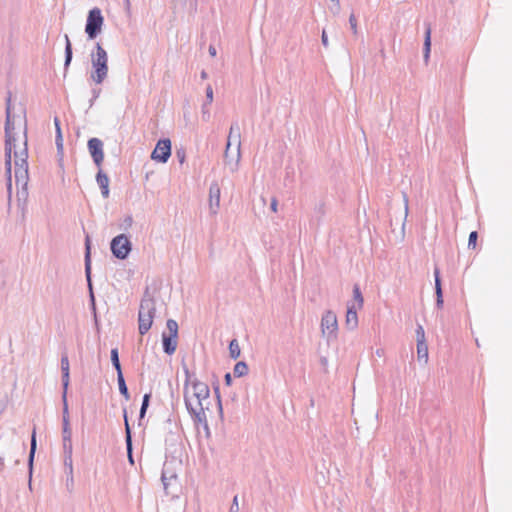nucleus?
Instances as JSON below:
<instances>
[{"label":"nucleus","mask_w":512,"mask_h":512,"mask_svg":"<svg viewBox=\"0 0 512 512\" xmlns=\"http://www.w3.org/2000/svg\"><path fill=\"white\" fill-rule=\"evenodd\" d=\"M358 310L360 308H357L355 303H348L345 323L349 330H355L358 326Z\"/></svg>","instance_id":"4468645a"},{"label":"nucleus","mask_w":512,"mask_h":512,"mask_svg":"<svg viewBox=\"0 0 512 512\" xmlns=\"http://www.w3.org/2000/svg\"><path fill=\"white\" fill-rule=\"evenodd\" d=\"M277 207H278V201L276 198H273L271 200V205H270V208L273 212H277Z\"/></svg>","instance_id":"79ce46f5"},{"label":"nucleus","mask_w":512,"mask_h":512,"mask_svg":"<svg viewBox=\"0 0 512 512\" xmlns=\"http://www.w3.org/2000/svg\"><path fill=\"white\" fill-rule=\"evenodd\" d=\"M231 380H232V378H231V374H230V373H227V374L225 375V382H226V384H227V385H230V384H231Z\"/></svg>","instance_id":"09e8293b"},{"label":"nucleus","mask_w":512,"mask_h":512,"mask_svg":"<svg viewBox=\"0 0 512 512\" xmlns=\"http://www.w3.org/2000/svg\"><path fill=\"white\" fill-rule=\"evenodd\" d=\"M320 326L322 336L326 338L328 342L336 339L338 331V321L337 316L333 311L327 310L324 312L321 318Z\"/></svg>","instance_id":"423d86ee"},{"label":"nucleus","mask_w":512,"mask_h":512,"mask_svg":"<svg viewBox=\"0 0 512 512\" xmlns=\"http://www.w3.org/2000/svg\"><path fill=\"white\" fill-rule=\"evenodd\" d=\"M208 52L210 56L215 57L217 54L216 48L212 45L209 46Z\"/></svg>","instance_id":"49530a36"},{"label":"nucleus","mask_w":512,"mask_h":512,"mask_svg":"<svg viewBox=\"0 0 512 512\" xmlns=\"http://www.w3.org/2000/svg\"><path fill=\"white\" fill-rule=\"evenodd\" d=\"M214 99V92L211 85H208L206 87V99L201 107V114H202V120L205 122H208L210 120V111H209V105L213 102Z\"/></svg>","instance_id":"2eb2a0df"},{"label":"nucleus","mask_w":512,"mask_h":512,"mask_svg":"<svg viewBox=\"0 0 512 512\" xmlns=\"http://www.w3.org/2000/svg\"><path fill=\"white\" fill-rule=\"evenodd\" d=\"M375 355L379 358L383 357L385 355V350L383 348H378L375 351Z\"/></svg>","instance_id":"a18cd8bd"},{"label":"nucleus","mask_w":512,"mask_h":512,"mask_svg":"<svg viewBox=\"0 0 512 512\" xmlns=\"http://www.w3.org/2000/svg\"><path fill=\"white\" fill-rule=\"evenodd\" d=\"M233 373H234V375L236 377L245 376L248 373V366H247V364L245 362H243V361H240V362L236 363V365L234 366Z\"/></svg>","instance_id":"c756f323"},{"label":"nucleus","mask_w":512,"mask_h":512,"mask_svg":"<svg viewBox=\"0 0 512 512\" xmlns=\"http://www.w3.org/2000/svg\"><path fill=\"white\" fill-rule=\"evenodd\" d=\"M434 276H435V293L437 296L436 304H437V307L441 308L443 305V296H442L441 281H440V277H439V270L437 268L434 270Z\"/></svg>","instance_id":"5701e85b"},{"label":"nucleus","mask_w":512,"mask_h":512,"mask_svg":"<svg viewBox=\"0 0 512 512\" xmlns=\"http://www.w3.org/2000/svg\"><path fill=\"white\" fill-rule=\"evenodd\" d=\"M132 221H133V220H132V217H130V216H129V217H127V218L125 219V222H126V223H127V225H129V226L132 224Z\"/></svg>","instance_id":"864d4df0"},{"label":"nucleus","mask_w":512,"mask_h":512,"mask_svg":"<svg viewBox=\"0 0 512 512\" xmlns=\"http://www.w3.org/2000/svg\"><path fill=\"white\" fill-rule=\"evenodd\" d=\"M232 143H235L236 147L241 148V134L237 124H232L229 130L227 144L232 145Z\"/></svg>","instance_id":"6ab92c4d"},{"label":"nucleus","mask_w":512,"mask_h":512,"mask_svg":"<svg viewBox=\"0 0 512 512\" xmlns=\"http://www.w3.org/2000/svg\"><path fill=\"white\" fill-rule=\"evenodd\" d=\"M36 447H37L36 432L34 430L32 433V436H31L30 453H29V460H28L30 474L32 473V466H33L34 455L36 452Z\"/></svg>","instance_id":"bb28decb"},{"label":"nucleus","mask_w":512,"mask_h":512,"mask_svg":"<svg viewBox=\"0 0 512 512\" xmlns=\"http://www.w3.org/2000/svg\"><path fill=\"white\" fill-rule=\"evenodd\" d=\"M124 420H125V438H126V446H127V453H128V459L131 464L134 463L133 457H132V439H131V430L128 423L127 415L124 414Z\"/></svg>","instance_id":"4be33fe9"},{"label":"nucleus","mask_w":512,"mask_h":512,"mask_svg":"<svg viewBox=\"0 0 512 512\" xmlns=\"http://www.w3.org/2000/svg\"><path fill=\"white\" fill-rule=\"evenodd\" d=\"M477 237H478V234L476 231H473L470 233L469 240H468V247L475 248Z\"/></svg>","instance_id":"4c0bfd02"},{"label":"nucleus","mask_w":512,"mask_h":512,"mask_svg":"<svg viewBox=\"0 0 512 512\" xmlns=\"http://www.w3.org/2000/svg\"><path fill=\"white\" fill-rule=\"evenodd\" d=\"M167 334L172 337L178 338V324L175 320L169 319L166 323Z\"/></svg>","instance_id":"7c9ffc66"},{"label":"nucleus","mask_w":512,"mask_h":512,"mask_svg":"<svg viewBox=\"0 0 512 512\" xmlns=\"http://www.w3.org/2000/svg\"><path fill=\"white\" fill-rule=\"evenodd\" d=\"M73 449L63 450V465L64 470L67 476H69V480H71V485H74V477H73V459H72Z\"/></svg>","instance_id":"dca6fc26"},{"label":"nucleus","mask_w":512,"mask_h":512,"mask_svg":"<svg viewBox=\"0 0 512 512\" xmlns=\"http://www.w3.org/2000/svg\"><path fill=\"white\" fill-rule=\"evenodd\" d=\"M28 180H29V174L28 173H27V179H26L25 183L20 182V181H18L15 178L16 185L17 186H21V190L18 191V193H17L18 201H21V200L25 201L27 199V196H28V192H27Z\"/></svg>","instance_id":"a878e982"},{"label":"nucleus","mask_w":512,"mask_h":512,"mask_svg":"<svg viewBox=\"0 0 512 512\" xmlns=\"http://www.w3.org/2000/svg\"><path fill=\"white\" fill-rule=\"evenodd\" d=\"M220 208V187L217 182H213L209 188V211L216 215Z\"/></svg>","instance_id":"ddd939ff"},{"label":"nucleus","mask_w":512,"mask_h":512,"mask_svg":"<svg viewBox=\"0 0 512 512\" xmlns=\"http://www.w3.org/2000/svg\"><path fill=\"white\" fill-rule=\"evenodd\" d=\"M110 247L113 255L123 260L131 251V242L125 234H120L112 239Z\"/></svg>","instance_id":"0eeeda50"},{"label":"nucleus","mask_w":512,"mask_h":512,"mask_svg":"<svg viewBox=\"0 0 512 512\" xmlns=\"http://www.w3.org/2000/svg\"><path fill=\"white\" fill-rule=\"evenodd\" d=\"M332 2H337L338 0H331Z\"/></svg>","instance_id":"4d7b16f0"},{"label":"nucleus","mask_w":512,"mask_h":512,"mask_svg":"<svg viewBox=\"0 0 512 512\" xmlns=\"http://www.w3.org/2000/svg\"><path fill=\"white\" fill-rule=\"evenodd\" d=\"M185 375L184 400L186 408L196 423L207 424L206 411L210 406L209 387L195 375L190 374L188 369L185 370Z\"/></svg>","instance_id":"f03ea898"},{"label":"nucleus","mask_w":512,"mask_h":512,"mask_svg":"<svg viewBox=\"0 0 512 512\" xmlns=\"http://www.w3.org/2000/svg\"><path fill=\"white\" fill-rule=\"evenodd\" d=\"M156 307L155 300L149 295H145L140 303L138 322H139V333L141 335L146 334L153 324L155 317Z\"/></svg>","instance_id":"20e7f679"},{"label":"nucleus","mask_w":512,"mask_h":512,"mask_svg":"<svg viewBox=\"0 0 512 512\" xmlns=\"http://www.w3.org/2000/svg\"><path fill=\"white\" fill-rule=\"evenodd\" d=\"M72 45L70 42V39L68 35H65V62H64V68L65 70L68 69L71 61H72Z\"/></svg>","instance_id":"393cba45"},{"label":"nucleus","mask_w":512,"mask_h":512,"mask_svg":"<svg viewBox=\"0 0 512 512\" xmlns=\"http://www.w3.org/2000/svg\"><path fill=\"white\" fill-rule=\"evenodd\" d=\"M321 42H322V45L325 47V48H328L329 46V40H328V36H327V33L325 30L322 31V35H321Z\"/></svg>","instance_id":"a19ab883"},{"label":"nucleus","mask_w":512,"mask_h":512,"mask_svg":"<svg viewBox=\"0 0 512 512\" xmlns=\"http://www.w3.org/2000/svg\"><path fill=\"white\" fill-rule=\"evenodd\" d=\"M416 338H417V343L426 341L425 332H424V328L422 327V325H418V327L416 329Z\"/></svg>","instance_id":"e433bc0d"},{"label":"nucleus","mask_w":512,"mask_h":512,"mask_svg":"<svg viewBox=\"0 0 512 512\" xmlns=\"http://www.w3.org/2000/svg\"><path fill=\"white\" fill-rule=\"evenodd\" d=\"M177 339L176 337L169 336L167 332L162 333L163 350L166 354L172 355L176 351L178 345Z\"/></svg>","instance_id":"f3484780"},{"label":"nucleus","mask_w":512,"mask_h":512,"mask_svg":"<svg viewBox=\"0 0 512 512\" xmlns=\"http://www.w3.org/2000/svg\"><path fill=\"white\" fill-rule=\"evenodd\" d=\"M431 51V26L429 23L425 24V39H424V47H423V57L424 61L427 63L429 60Z\"/></svg>","instance_id":"412c9836"},{"label":"nucleus","mask_w":512,"mask_h":512,"mask_svg":"<svg viewBox=\"0 0 512 512\" xmlns=\"http://www.w3.org/2000/svg\"><path fill=\"white\" fill-rule=\"evenodd\" d=\"M12 154L14 157L15 178L25 183L28 170V139L27 121L23 107L18 113L14 112L11 104V95L6 99L5 121V170L7 175L8 205L12 197Z\"/></svg>","instance_id":"f257e3e1"},{"label":"nucleus","mask_w":512,"mask_h":512,"mask_svg":"<svg viewBox=\"0 0 512 512\" xmlns=\"http://www.w3.org/2000/svg\"><path fill=\"white\" fill-rule=\"evenodd\" d=\"M85 273H86V277H87V281H88L90 290H92L91 279H90L91 260H90V239H89V236L86 237V241H85Z\"/></svg>","instance_id":"aec40b11"},{"label":"nucleus","mask_w":512,"mask_h":512,"mask_svg":"<svg viewBox=\"0 0 512 512\" xmlns=\"http://www.w3.org/2000/svg\"><path fill=\"white\" fill-rule=\"evenodd\" d=\"M104 18L99 8H93L89 11L85 32L89 39H95L102 31Z\"/></svg>","instance_id":"39448f33"},{"label":"nucleus","mask_w":512,"mask_h":512,"mask_svg":"<svg viewBox=\"0 0 512 512\" xmlns=\"http://www.w3.org/2000/svg\"><path fill=\"white\" fill-rule=\"evenodd\" d=\"M349 24H350V27H351V30L353 31V33L356 34L357 33V20H356V17L354 14L350 15Z\"/></svg>","instance_id":"58836bf2"},{"label":"nucleus","mask_w":512,"mask_h":512,"mask_svg":"<svg viewBox=\"0 0 512 512\" xmlns=\"http://www.w3.org/2000/svg\"><path fill=\"white\" fill-rule=\"evenodd\" d=\"M96 181L101 189V194L104 198H108L109 196V178L107 174H105L101 168H99L98 173L96 175Z\"/></svg>","instance_id":"a211bd4d"},{"label":"nucleus","mask_w":512,"mask_h":512,"mask_svg":"<svg viewBox=\"0 0 512 512\" xmlns=\"http://www.w3.org/2000/svg\"><path fill=\"white\" fill-rule=\"evenodd\" d=\"M238 511H239L238 496H234L232 505L230 507V512H238Z\"/></svg>","instance_id":"ea45409f"},{"label":"nucleus","mask_w":512,"mask_h":512,"mask_svg":"<svg viewBox=\"0 0 512 512\" xmlns=\"http://www.w3.org/2000/svg\"><path fill=\"white\" fill-rule=\"evenodd\" d=\"M240 347L238 341L233 339L229 344V354L232 359H237L240 356Z\"/></svg>","instance_id":"473e14b6"},{"label":"nucleus","mask_w":512,"mask_h":512,"mask_svg":"<svg viewBox=\"0 0 512 512\" xmlns=\"http://www.w3.org/2000/svg\"><path fill=\"white\" fill-rule=\"evenodd\" d=\"M111 362H112V365L114 366V368L116 369L117 374L122 373L121 364L119 361V353H118L117 348H114L111 350Z\"/></svg>","instance_id":"2f4dec72"},{"label":"nucleus","mask_w":512,"mask_h":512,"mask_svg":"<svg viewBox=\"0 0 512 512\" xmlns=\"http://www.w3.org/2000/svg\"><path fill=\"white\" fill-rule=\"evenodd\" d=\"M7 407V401L5 399L0 400V415L5 411Z\"/></svg>","instance_id":"c03bdc74"},{"label":"nucleus","mask_w":512,"mask_h":512,"mask_svg":"<svg viewBox=\"0 0 512 512\" xmlns=\"http://www.w3.org/2000/svg\"><path fill=\"white\" fill-rule=\"evenodd\" d=\"M417 358L418 361H423L424 364L428 362V346L426 341L417 343Z\"/></svg>","instance_id":"b1692460"},{"label":"nucleus","mask_w":512,"mask_h":512,"mask_svg":"<svg viewBox=\"0 0 512 512\" xmlns=\"http://www.w3.org/2000/svg\"><path fill=\"white\" fill-rule=\"evenodd\" d=\"M218 405H219V409L221 410L222 409V405H221V402H220L219 399H218Z\"/></svg>","instance_id":"5fc2aeb1"},{"label":"nucleus","mask_w":512,"mask_h":512,"mask_svg":"<svg viewBox=\"0 0 512 512\" xmlns=\"http://www.w3.org/2000/svg\"><path fill=\"white\" fill-rule=\"evenodd\" d=\"M108 59V53L101 43H95L90 52V79L93 83L99 85L107 79L109 73Z\"/></svg>","instance_id":"7ed1b4c3"},{"label":"nucleus","mask_w":512,"mask_h":512,"mask_svg":"<svg viewBox=\"0 0 512 512\" xmlns=\"http://www.w3.org/2000/svg\"><path fill=\"white\" fill-rule=\"evenodd\" d=\"M330 10L332 11L333 14L339 13V11H340L339 0L337 2H335V5L333 7H331Z\"/></svg>","instance_id":"37998d69"},{"label":"nucleus","mask_w":512,"mask_h":512,"mask_svg":"<svg viewBox=\"0 0 512 512\" xmlns=\"http://www.w3.org/2000/svg\"><path fill=\"white\" fill-rule=\"evenodd\" d=\"M161 480H162V483H163L164 489L166 490V489H167V486H168V482H167L166 474H165L164 472L162 473Z\"/></svg>","instance_id":"de8ad7c7"},{"label":"nucleus","mask_w":512,"mask_h":512,"mask_svg":"<svg viewBox=\"0 0 512 512\" xmlns=\"http://www.w3.org/2000/svg\"><path fill=\"white\" fill-rule=\"evenodd\" d=\"M117 381L120 393L126 398V400H128L130 398V395L123 377V373L117 374Z\"/></svg>","instance_id":"cd10ccee"},{"label":"nucleus","mask_w":512,"mask_h":512,"mask_svg":"<svg viewBox=\"0 0 512 512\" xmlns=\"http://www.w3.org/2000/svg\"><path fill=\"white\" fill-rule=\"evenodd\" d=\"M200 76H201V79H207L208 78V74L204 70L201 72Z\"/></svg>","instance_id":"603ef678"},{"label":"nucleus","mask_w":512,"mask_h":512,"mask_svg":"<svg viewBox=\"0 0 512 512\" xmlns=\"http://www.w3.org/2000/svg\"><path fill=\"white\" fill-rule=\"evenodd\" d=\"M62 385H63L62 399H63V405H65V403H67V389H68V385H69V372H67V374H62Z\"/></svg>","instance_id":"72a5a7b5"},{"label":"nucleus","mask_w":512,"mask_h":512,"mask_svg":"<svg viewBox=\"0 0 512 512\" xmlns=\"http://www.w3.org/2000/svg\"><path fill=\"white\" fill-rule=\"evenodd\" d=\"M184 161V155L180 156V162Z\"/></svg>","instance_id":"6e6d98bb"},{"label":"nucleus","mask_w":512,"mask_h":512,"mask_svg":"<svg viewBox=\"0 0 512 512\" xmlns=\"http://www.w3.org/2000/svg\"><path fill=\"white\" fill-rule=\"evenodd\" d=\"M231 146L232 145L226 144L224 151V164L231 173H234L239 168V163L241 160V148L235 147V150L231 151Z\"/></svg>","instance_id":"1a4fd4ad"},{"label":"nucleus","mask_w":512,"mask_h":512,"mask_svg":"<svg viewBox=\"0 0 512 512\" xmlns=\"http://www.w3.org/2000/svg\"><path fill=\"white\" fill-rule=\"evenodd\" d=\"M62 442H63V450L73 449L72 429H71L70 420H69L68 403H65V405H63Z\"/></svg>","instance_id":"6e6552de"},{"label":"nucleus","mask_w":512,"mask_h":512,"mask_svg":"<svg viewBox=\"0 0 512 512\" xmlns=\"http://www.w3.org/2000/svg\"><path fill=\"white\" fill-rule=\"evenodd\" d=\"M353 298L354 300L351 303H355L356 307L361 309L363 307L364 299L358 285H355L353 288Z\"/></svg>","instance_id":"c85d7f7f"},{"label":"nucleus","mask_w":512,"mask_h":512,"mask_svg":"<svg viewBox=\"0 0 512 512\" xmlns=\"http://www.w3.org/2000/svg\"><path fill=\"white\" fill-rule=\"evenodd\" d=\"M61 371L62 374H67V372H69V360L67 355H63L61 358Z\"/></svg>","instance_id":"c9c22d12"},{"label":"nucleus","mask_w":512,"mask_h":512,"mask_svg":"<svg viewBox=\"0 0 512 512\" xmlns=\"http://www.w3.org/2000/svg\"><path fill=\"white\" fill-rule=\"evenodd\" d=\"M66 486H67L68 490H72V488H73V485H71V480H69V476H67V479H66Z\"/></svg>","instance_id":"8fccbe9b"},{"label":"nucleus","mask_w":512,"mask_h":512,"mask_svg":"<svg viewBox=\"0 0 512 512\" xmlns=\"http://www.w3.org/2000/svg\"><path fill=\"white\" fill-rule=\"evenodd\" d=\"M54 125L56 128V148H57V158H58V165L59 168L62 171V174H64V148H63V136L60 128V121L57 117L54 118Z\"/></svg>","instance_id":"f8f14e48"},{"label":"nucleus","mask_w":512,"mask_h":512,"mask_svg":"<svg viewBox=\"0 0 512 512\" xmlns=\"http://www.w3.org/2000/svg\"><path fill=\"white\" fill-rule=\"evenodd\" d=\"M171 156V141L169 139H161L157 142L156 147L152 151L151 158L155 161L166 163Z\"/></svg>","instance_id":"9d476101"},{"label":"nucleus","mask_w":512,"mask_h":512,"mask_svg":"<svg viewBox=\"0 0 512 512\" xmlns=\"http://www.w3.org/2000/svg\"><path fill=\"white\" fill-rule=\"evenodd\" d=\"M404 202H405V215L407 216V213H408V199L406 197H404Z\"/></svg>","instance_id":"3c124183"},{"label":"nucleus","mask_w":512,"mask_h":512,"mask_svg":"<svg viewBox=\"0 0 512 512\" xmlns=\"http://www.w3.org/2000/svg\"><path fill=\"white\" fill-rule=\"evenodd\" d=\"M87 146L93 162L98 168H101L104 160L103 142L98 138H91L88 140Z\"/></svg>","instance_id":"9b49d317"},{"label":"nucleus","mask_w":512,"mask_h":512,"mask_svg":"<svg viewBox=\"0 0 512 512\" xmlns=\"http://www.w3.org/2000/svg\"><path fill=\"white\" fill-rule=\"evenodd\" d=\"M150 396H151L150 394H145L143 396V401H142L140 415H139L140 419H142L146 414L147 408L149 406Z\"/></svg>","instance_id":"f704fd0d"},{"label":"nucleus","mask_w":512,"mask_h":512,"mask_svg":"<svg viewBox=\"0 0 512 512\" xmlns=\"http://www.w3.org/2000/svg\"><path fill=\"white\" fill-rule=\"evenodd\" d=\"M127 4H129V0H126Z\"/></svg>","instance_id":"13d9d810"}]
</instances>
